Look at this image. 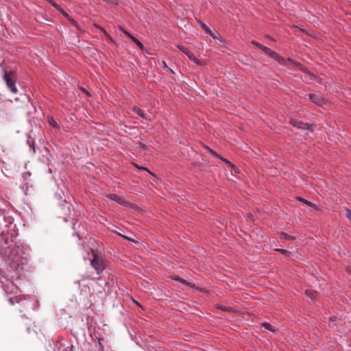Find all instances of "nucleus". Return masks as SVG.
I'll return each instance as SVG.
<instances>
[{"instance_id": "f257e3e1", "label": "nucleus", "mask_w": 351, "mask_h": 351, "mask_svg": "<svg viewBox=\"0 0 351 351\" xmlns=\"http://www.w3.org/2000/svg\"><path fill=\"white\" fill-rule=\"evenodd\" d=\"M12 237V235H10L8 232L3 231L1 234L0 255L11 261L16 265H19L20 262L19 248L16 246Z\"/></svg>"}, {"instance_id": "f03ea898", "label": "nucleus", "mask_w": 351, "mask_h": 351, "mask_svg": "<svg viewBox=\"0 0 351 351\" xmlns=\"http://www.w3.org/2000/svg\"><path fill=\"white\" fill-rule=\"evenodd\" d=\"M274 60L277 61L280 64L286 66L289 69H298L303 73H308L307 69L304 67L301 63L296 62L291 58H289L287 59H285L278 53V57L275 58Z\"/></svg>"}, {"instance_id": "7ed1b4c3", "label": "nucleus", "mask_w": 351, "mask_h": 351, "mask_svg": "<svg viewBox=\"0 0 351 351\" xmlns=\"http://www.w3.org/2000/svg\"><path fill=\"white\" fill-rule=\"evenodd\" d=\"M3 80L11 93L16 94L18 89L16 86V75L14 71L3 70Z\"/></svg>"}, {"instance_id": "20e7f679", "label": "nucleus", "mask_w": 351, "mask_h": 351, "mask_svg": "<svg viewBox=\"0 0 351 351\" xmlns=\"http://www.w3.org/2000/svg\"><path fill=\"white\" fill-rule=\"evenodd\" d=\"M93 258L90 260V265L94 268L97 275H100L105 269V259L101 255H99L93 250H91Z\"/></svg>"}, {"instance_id": "39448f33", "label": "nucleus", "mask_w": 351, "mask_h": 351, "mask_svg": "<svg viewBox=\"0 0 351 351\" xmlns=\"http://www.w3.org/2000/svg\"><path fill=\"white\" fill-rule=\"evenodd\" d=\"M178 48L184 53H185L188 56V58L197 65L203 66L206 64V62L204 60L197 59L195 56V55L192 52H191L186 47L182 45H178Z\"/></svg>"}, {"instance_id": "423d86ee", "label": "nucleus", "mask_w": 351, "mask_h": 351, "mask_svg": "<svg viewBox=\"0 0 351 351\" xmlns=\"http://www.w3.org/2000/svg\"><path fill=\"white\" fill-rule=\"evenodd\" d=\"M252 43L258 47L261 50H262L266 55H267L268 56L271 57V58H273L274 60L275 59V58L278 57V53L271 50V49L264 46L263 45L255 41V40H252Z\"/></svg>"}, {"instance_id": "0eeeda50", "label": "nucleus", "mask_w": 351, "mask_h": 351, "mask_svg": "<svg viewBox=\"0 0 351 351\" xmlns=\"http://www.w3.org/2000/svg\"><path fill=\"white\" fill-rule=\"evenodd\" d=\"M48 351H66L65 346L59 340L49 343Z\"/></svg>"}, {"instance_id": "6e6552de", "label": "nucleus", "mask_w": 351, "mask_h": 351, "mask_svg": "<svg viewBox=\"0 0 351 351\" xmlns=\"http://www.w3.org/2000/svg\"><path fill=\"white\" fill-rule=\"evenodd\" d=\"M290 123L293 127H296L298 128L303 129V130H311L312 126H313L312 124L304 123L302 121H298L296 119H291L290 120Z\"/></svg>"}, {"instance_id": "1a4fd4ad", "label": "nucleus", "mask_w": 351, "mask_h": 351, "mask_svg": "<svg viewBox=\"0 0 351 351\" xmlns=\"http://www.w3.org/2000/svg\"><path fill=\"white\" fill-rule=\"evenodd\" d=\"M198 23L200 25L201 27L205 31V32L208 34L213 38H217V35H219V34L217 32H212L210 29L202 21H199Z\"/></svg>"}, {"instance_id": "9d476101", "label": "nucleus", "mask_w": 351, "mask_h": 351, "mask_svg": "<svg viewBox=\"0 0 351 351\" xmlns=\"http://www.w3.org/2000/svg\"><path fill=\"white\" fill-rule=\"evenodd\" d=\"M309 99L312 102L318 105H321L324 101L322 97L317 94H310Z\"/></svg>"}, {"instance_id": "9b49d317", "label": "nucleus", "mask_w": 351, "mask_h": 351, "mask_svg": "<svg viewBox=\"0 0 351 351\" xmlns=\"http://www.w3.org/2000/svg\"><path fill=\"white\" fill-rule=\"evenodd\" d=\"M132 110L138 116L141 117L142 118H143V119H145L146 120L147 119V114L145 113V112L143 110L141 109L140 108H138L137 106H134Z\"/></svg>"}, {"instance_id": "f8f14e48", "label": "nucleus", "mask_w": 351, "mask_h": 351, "mask_svg": "<svg viewBox=\"0 0 351 351\" xmlns=\"http://www.w3.org/2000/svg\"><path fill=\"white\" fill-rule=\"evenodd\" d=\"M279 237H280V239H285V240H287V241H294V240L296 239L295 237L292 236V235H289L287 233H285L284 232H282L280 234Z\"/></svg>"}, {"instance_id": "ddd939ff", "label": "nucleus", "mask_w": 351, "mask_h": 351, "mask_svg": "<svg viewBox=\"0 0 351 351\" xmlns=\"http://www.w3.org/2000/svg\"><path fill=\"white\" fill-rule=\"evenodd\" d=\"M58 11L60 12H61L63 16H66L73 26L77 27V22L74 19H71L69 16V15L62 8H61L60 10H58Z\"/></svg>"}, {"instance_id": "4468645a", "label": "nucleus", "mask_w": 351, "mask_h": 351, "mask_svg": "<svg viewBox=\"0 0 351 351\" xmlns=\"http://www.w3.org/2000/svg\"><path fill=\"white\" fill-rule=\"evenodd\" d=\"M27 332L30 336L28 337V339L31 340H35L38 337V333L35 331L34 329L28 328L27 329Z\"/></svg>"}, {"instance_id": "2eb2a0df", "label": "nucleus", "mask_w": 351, "mask_h": 351, "mask_svg": "<svg viewBox=\"0 0 351 351\" xmlns=\"http://www.w3.org/2000/svg\"><path fill=\"white\" fill-rule=\"evenodd\" d=\"M47 122H48L49 125H51V127L56 128V129L59 128L58 124L56 123V121L53 118V117H49L47 118Z\"/></svg>"}, {"instance_id": "dca6fc26", "label": "nucleus", "mask_w": 351, "mask_h": 351, "mask_svg": "<svg viewBox=\"0 0 351 351\" xmlns=\"http://www.w3.org/2000/svg\"><path fill=\"white\" fill-rule=\"evenodd\" d=\"M130 38L141 49H143L144 46L143 43L139 41L136 37L134 36H130Z\"/></svg>"}, {"instance_id": "f3484780", "label": "nucleus", "mask_w": 351, "mask_h": 351, "mask_svg": "<svg viewBox=\"0 0 351 351\" xmlns=\"http://www.w3.org/2000/svg\"><path fill=\"white\" fill-rule=\"evenodd\" d=\"M261 326L265 328V329L274 332L275 331V327H274L272 325H271L268 322H263L261 324Z\"/></svg>"}, {"instance_id": "a211bd4d", "label": "nucleus", "mask_w": 351, "mask_h": 351, "mask_svg": "<svg viewBox=\"0 0 351 351\" xmlns=\"http://www.w3.org/2000/svg\"><path fill=\"white\" fill-rule=\"evenodd\" d=\"M27 144L29 145V147L33 150L34 153H35L36 150H35V147H34V141L33 139H32V138L29 135H27Z\"/></svg>"}, {"instance_id": "6ab92c4d", "label": "nucleus", "mask_w": 351, "mask_h": 351, "mask_svg": "<svg viewBox=\"0 0 351 351\" xmlns=\"http://www.w3.org/2000/svg\"><path fill=\"white\" fill-rule=\"evenodd\" d=\"M298 199L300 202H302V203H304L305 204H307L308 206H309L311 207L315 208L316 206V205L315 204H313V203H312V202H309V201H308V200H306V199H304L302 197H298Z\"/></svg>"}, {"instance_id": "aec40b11", "label": "nucleus", "mask_w": 351, "mask_h": 351, "mask_svg": "<svg viewBox=\"0 0 351 351\" xmlns=\"http://www.w3.org/2000/svg\"><path fill=\"white\" fill-rule=\"evenodd\" d=\"M305 293L307 296H308L311 298H313L315 297L316 291H315L313 290H311V289H307V290H306Z\"/></svg>"}, {"instance_id": "412c9836", "label": "nucleus", "mask_w": 351, "mask_h": 351, "mask_svg": "<svg viewBox=\"0 0 351 351\" xmlns=\"http://www.w3.org/2000/svg\"><path fill=\"white\" fill-rule=\"evenodd\" d=\"M20 300V298H19V297L16 296V297H11L8 299V301L10 302V304L12 305H14L16 302H19Z\"/></svg>"}, {"instance_id": "4be33fe9", "label": "nucleus", "mask_w": 351, "mask_h": 351, "mask_svg": "<svg viewBox=\"0 0 351 351\" xmlns=\"http://www.w3.org/2000/svg\"><path fill=\"white\" fill-rule=\"evenodd\" d=\"M220 160L224 162L228 167H231L232 169H234L235 167V166L226 158H224L222 156H221Z\"/></svg>"}, {"instance_id": "5701e85b", "label": "nucleus", "mask_w": 351, "mask_h": 351, "mask_svg": "<svg viewBox=\"0 0 351 351\" xmlns=\"http://www.w3.org/2000/svg\"><path fill=\"white\" fill-rule=\"evenodd\" d=\"M277 252H279L280 254L285 255V256H289V254H291V252L287 250H284V249H276V250Z\"/></svg>"}, {"instance_id": "b1692460", "label": "nucleus", "mask_w": 351, "mask_h": 351, "mask_svg": "<svg viewBox=\"0 0 351 351\" xmlns=\"http://www.w3.org/2000/svg\"><path fill=\"white\" fill-rule=\"evenodd\" d=\"M206 149L209 151V152L213 155L214 156H215L216 158H218L220 159V157L221 156L219 155L215 151H214L213 149H210V147H206Z\"/></svg>"}, {"instance_id": "393cba45", "label": "nucleus", "mask_w": 351, "mask_h": 351, "mask_svg": "<svg viewBox=\"0 0 351 351\" xmlns=\"http://www.w3.org/2000/svg\"><path fill=\"white\" fill-rule=\"evenodd\" d=\"M109 197H110L111 199H112V200H115V201H116V202H119V201H120V199H120V197H119L117 195L114 194V193H113V194H110V195H109Z\"/></svg>"}, {"instance_id": "a878e982", "label": "nucleus", "mask_w": 351, "mask_h": 351, "mask_svg": "<svg viewBox=\"0 0 351 351\" xmlns=\"http://www.w3.org/2000/svg\"><path fill=\"white\" fill-rule=\"evenodd\" d=\"M173 280H176V281H178L180 282H181L182 284L183 285H186L187 284V281L179 276H176L175 278H173Z\"/></svg>"}, {"instance_id": "bb28decb", "label": "nucleus", "mask_w": 351, "mask_h": 351, "mask_svg": "<svg viewBox=\"0 0 351 351\" xmlns=\"http://www.w3.org/2000/svg\"><path fill=\"white\" fill-rule=\"evenodd\" d=\"M101 31H103L104 32V34L106 36V37L107 38V39L110 41V42H113V39L101 27H99Z\"/></svg>"}, {"instance_id": "cd10ccee", "label": "nucleus", "mask_w": 351, "mask_h": 351, "mask_svg": "<svg viewBox=\"0 0 351 351\" xmlns=\"http://www.w3.org/2000/svg\"><path fill=\"white\" fill-rule=\"evenodd\" d=\"M79 89L84 93L88 97H90L92 95L84 87H80Z\"/></svg>"}, {"instance_id": "c85d7f7f", "label": "nucleus", "mask_w": 351, "mask_h": 351, "mask_svg": "<svg viewBox=\"0 0 351 351\" xmlns=\"http://www.w3.org/2000/svg\"><path fill=\"white\" fill-rule=\"evenodd\" d=\"M346 217L351 221V210L349 208H346Z\"/></svg>"}, {"instance_id": "c756f323", "label": "nucleus", "mask_w": 351, "mask_h": 351, "mask_svg": "<svg viewBox=\"0 0 351 351\" xmlns=\"http://www.w3.org/2000/svg\"><path fill=\"white\" fill-rule=\"evenodd\" d=\"M138 147H141L143 150H146L147 148V146L143 143L138 142Z\"/></svg>"}, {"instance_id": "7c9ffc66", "label": "nucleus", "mask_w": 351, "mask_h": 351, "mask_svg": "<svg viewBox=\"0 0 351 351\" xmlns=\"http://www.w3.org/2000/svg\"><path fill=\"white\" fill-rule=\"evenodd\" d=\"M121 31H122L125 35H127L129 38L130 36H132L130 33H129L127 30L123 29L122 27H120Z\"/></svg>"}, {"instance_id": "2f4dec72", "label": "nucleus", "mask_w": 351, "mask_h": 351, "mask_svg": "<svg viewBox=\"0 0 351 351\" xmlns=\"http://www.w3.org/2000/svg\"><path fill=\"white\" fill-rule=\"evenodd\" d=\"M218 308L223 311H229L228 308L226 306H219Z\"/></svg>"}, {"instance_id": "473e14b6", "label": "nucleus", "mask_w": 351, "mask_h": 351, "mask_svg": "<svg viewBox=\"0 0 351 351\" xmlns=\"http://www.w3.org/2000/svg\"><path fill=\"white\" fill-rule=\"evenodd\" d=\"M346 272L351 275V267H347L346 268Z\"/></svg>"}, {"instance_id": "72a5a7b5", "label": "nucleus", "mask_w": 351, "mask_h": 351, "mask_svg": "<svg viewBox=\"0 0 351 351\" xmlns=\"http://www.w3.org/2000/svg\"><path fill=\"white\" fill-rule=\"evenodd\" d=\"M248 218L250 219L252 221H254V216L252 214L250 213L248 215H247Z\"/></svg>"}, {"instance_id": "f704fd0d", "label": "nucleus", "mask_w": 351, "mask_h": 351, "mask_svg": "<svg viewBox=\"0 0 351 351\" xmlns=\"http://www.w3.org/2000/svg\"><path fill=\"white\" fill-rule=\"evenodd\" d=\"M104 1H106L107 3H111L112 0H103Z\"/></svg>"}, {"instance_id": "c9c22d12", "label": "nucleus", "mask_w": 351, "mask_h": 351, "mask_svg": "<svg viewBox=\"0 0 351 351\" xmlns=\"http://www.w3.org/2000/svg\"><path fill=\"white\" fill-rule=\"evenodd\" d=\"M164 67H167L166 62L165 61L162 62Z\"/></svg>"}, {"instance_id": "e433bc0d", "label": "nucleus", "mask_w": 351, "mask_h": 351, "mask_svg": "<svg viewBox=\"0 0 351 351\" xmlns=\"http://www.w3.org/2000/svg\"><path fill=\"white\" fill-rule=\"evenodd\" d=\"M74 234H76L78 237H80V234L78 232H75Z\"/></svg>"}, {"instance_id": "4c0bfd02", "label": "nucleus", "mask_w": 351, "mask_h": 351, "mask_svg": "<svg viewBox=\"0 0 351 351\" xmlns=\"http://www.w3.org/2000/svg\"><path fill=\"white\" fill-rule=\"evenodd\" d=\"M14 100H15L16 101H19V97H16V98L14 99Z\"/></svg>"}, {"instance_id": "58836bf2", "label": "nucleus", "mask_w": 351, "mask_h": 351, "mask_svg": "<svg viewBox=\"0 0 351 351\" xmlns=\"http://www.w3.org/2000/svg\"><path fill=\"white\" fill-rule=\"evenodd\" d=\"M75 226H76V223H73V228L74 230L76 229Z\"/></svg>"}, {"instance_id": "ea45409f", "label": "nucleus", "mask_w": 351, "mask_h": 351, "mask_svg": "<svg viewBox=\"0 0 351 351\" xmlns=\"http://www.w3.org/2000/svg\"><path fill=\"white\" fill-rule=\"evenodd\" d=\"M142 169L147 170V169L145 167H143Z\"/></svg>"}]
</instances>
